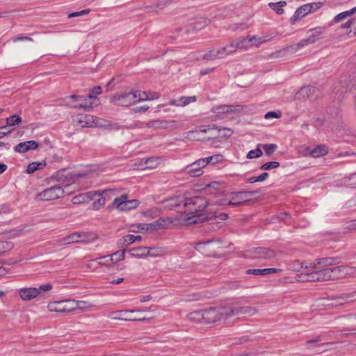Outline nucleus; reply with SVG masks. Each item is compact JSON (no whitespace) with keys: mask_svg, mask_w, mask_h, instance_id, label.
Masks as SVG:
<instances>
[{"mask_svg":"<svg viewBox=\"0 0 356 356\" xmlns=\"http://www.w3.org/2000/svg\"><path fill=\"white\" fill-rule=\"evenodd\" d=\"M182 202L183 212L188 216L186 219L188 224L204 222L211 218L209 214L216 213L213 205L209 204V201L204 197H184Z\"/></svg>","mask_w":356,"mask_h":356,"instance_id":"obj_1","label":"nucleus"},{"mask_svg":"<svg viewBox=\"0 0 356 356\" xmlns=\"http://www.w3.org/2000/svg\"><path fill=\"white\" fill-rule=\"evenodd\" d=\"M337 258L325 257L318 259L314 262H304V268L299 275L300 279L307 282H319L316 279V274L322 273L323 267L327 266H333L337 264Z\"/></svg>","mask_w":356,"mask_h":356,"instance_id":"obj_2","label":"nucleus"},{"mask_svg":"<svg viewBox=\"0 0 356 356\" xmlns=\"http://www.w3.org/2000/svg\"><path fill=\"white\" fill-rule=\"evenodd\" d=\"M356 273L355 267L347 265L332 267L327 266L323 267L321 273L314 275L318 281H328L335 279L343 278L347 276H352Z\"/></svg>","mask_w":356,"mask_h":356,"instance_id":"obj_3","label":"nucleus"},{"mask_svg":"<svg viewBox=\"0 0 356 356\" xmlns=\"http://www.w3.org/2000/svg\"><path fill=\"white\" fill-rule=\"evenodd\" d=\"M230 311L229 307L203 309L204 321L207 323L225 322L229 318Z\"/></svg>","mask_w":356,"mask_h":356,"instance_id":"obj_4","label":"nucleus"},{"mask_svg":"<svg viewBox=\"0 0 356 356\" xmlns=\"http://www.w3.org/2000/svg\"><path fill=\"white\" fill-rule=\"evenodd\" d=\"M52 288L50 283L42 284L39 287H24L18 289V294L22 300L29 301L42 296L44 292L49 291Z\"/></svg>","mask_w":356,"mask_h":356,"instance_id":"obj_5","label":"nucleus"},{"mask_svg":"<svg viewBox=\"0 0 356 356\" xmlns=\"http://www.w3.org/2000/svg\"><path fill=\"white\" fill-rule=\"evenodd\" d=\"M64 195L62 186L57 184L44 189L36 196V200L39 201H50L58 199Z\"/></svg>","mask_w":356,"mask_h":356,"instance_id":"obj_6","label":"nucleus"},{"mask_svg":"<svg viewBox=\"0 0 356 356\" xmlns=\"http://www.w3.org/2000/svg\"><path fill=\"white\" fill-rule=\"evenodd\" d=\"M220 247V243L213 240L200 241L195 245L196 250L207 257L214 255Z\"/></svg>","mask_w":356,"mask_h":356,"instance_id":"obj_7","label":"nucleus"},{"mask_svg":"<svg viewBox=\"0 0 356 356\" xmlns=\"http://www.w3.org/2000/svg\"><path fill=\"white\" fill-rule=\"evenodd\" d=\"M238 46H216L212 50L206 54L204 58L207 59H216L223 58L237 50Z\"/></svg>","mask_w":356,"mask_h":356,"instance_id":"obj_8","label":"nucleus"},{"mask_svg":"<svg viewBox=\"0 0 356 356\" xmlns=\"http://www.w3.org/2000/svg\"><path fill=\"white\" fill-rule=\"evenodd\" d=\"M143 126L154 129L179 128L181 124L177 120H154L149 122H143Z\"/></svg>","mask_w":356,"mask_h":356,"instance_id":"obj_9","label":"nucleus"},{"mask_svg":"<svg viewBox=\"0 0 356 356\" xmlns=\"http://www.w3.org/2000/svg\"><path fill=\"white\" fill-rule=\"evenodd\" d=\"M111 102L116 106H128L136 104V95L134 92L116 94L111 97Z\"/></svg>","mask_w":356,"mask_h":356,"instance_id":"obj_10","label":"nucleus"},{"mask_svg":"<svg viewBox=\"0 0 356 356\" xmlns=\"http://www.w3.org/2000/svg\"><path fill=\"white\" fill-rule=\"evenodd\" d=\"M73 306V300H66L49 302L47 305V308L50 312L66 313L74 311Z\"/></svg>","mask_w":356,"mask_h":356,"instance_id":"obj_11","label":"nucleus"},{"mask_svg":"<svg viewBox=\"0 0 356 356\" xmlns=\"http://www.w3.org/2000/svg\"><path fill=\"white\" fill-rule=\"evenodd\" d=\"M127 195H122L120 197L115 198L113 204L120 211H128L138 207L139 204L138 200H127Z\"/></svg>","mask_w":356,"mask_h":356,"instance_id":"obj_12","label":"nucleus"},{"mask_svg":"<svg viewBox=\"0 0 356 356\" xmlns=\"http://www.w3.org/2000/svg\"><path fill=\"white\" fill-rule=\"evenodd\" d=\"M88 241L89 238L87 234L74 232L57 241L56 245H63L74 243H87Z\"/></svg>","mask_w":356,"mask_h":356,"instance_id":"obj_13","label":"nucleus"},{"mask_svg":"<svg viewBox=\"0 0 356 356\" xmlns=\"http://www.w3.org/2000/svg\"><path fill=\"white\" fill-rule=\"evenodd\" d=\"M183 200L184 197H171L162 201L163 208L168 210L178 209L183 212Z\"/></svg>","mask_w":356,"mask_h":356,"instance_id":"obj_14","label":"nucleus"},{"mask_svg":"<svg viewBox=\"0 0 356 356\" xmlns=\"http://www.w3.org/2000/svg\"><path fill=\"white\" fill-rule=\"evenodd\" d=\"M256 193V191L232 193L227 202V205L240 206L247 201V194L254 195Z\"/></svg>","mask_w":356,"mask_h":356,"instance_id":"obj_15","label":"nucleus"},{"mask_svg":"<svg viewBox=\"0 0 356 356\" xmlns=\"http://www.w3.org/2000/svg\"><path fill=\"white\" fill-rule=\"evenodd\" d=\"M230 312L229 313V318L233 316H252L255 315L258 310L254 307H250V306H243V307H229Z\"/></svg>","mask_w":356,"mask_h":356,"instance_id":"obj_16","label":"nucleus"},{"mask_svg":"<svg viewBox=\"0 0 356 356\" xmlns=\"http://www.w3.org/2000/svg\"><path fill=\"white\" fill-rule=\"evenodd\" d=\"M175 220L176 219L170 217L161 218L148 224L149 231H156L169 228L170 225L175 222Z\"/></svg>","mask_w":356,"mask_h":356,"instance_id":"obj_17","label":"nucleus"},{"mask_svg":"<svg viewBox=\"0 0 356 356\" xmlns=\"http://www.w3.org/2000/svg\"><path fill=\"white\" fill-rule=\"evenodd\" d=\"M271 40V38L268 35L261 36V37H256V36H241L239 38H237L234 41V43L232 44H243L245 42H250L255 41L257 42V44H261L263 43L268 42Z\"/></svg>","mask_w":356,"mask_h":356,"instance_id":"obj_18","label":"nucleus"},{"mask_svg":"<svg viewBox=\"0 0 356 356\" xmlns=\"http://www.w3.org/2000/svg\"><path fill=\"white\" fill-rule=\"evenodd\" d=\"M138 311V310H119L111 312L108 316L115 320L138 321L139 320L138 318L131 315L132 313Z\"/></svg>","mask_w":356,"mask_h":356,"instance_id":"obj_19","label":"nucleus"},{"mask_svg":"<svg viewBox=\"0 0 356 356\" xmlns=\"http://www.w3.org/2000/svg\"><path fill=\"white\" fill-rule=\"evenodd\" d=\"M80 102V104L75 105L74 107L89 111L93 106L99 104V99L92 94H89L87 97L83 96V99Z\"/></svg>","mask_w":356,"mask_h":356,"instance_id":"obj_20","label":"nucleus"},{"mask_svg":"<svg viewBox=\"0 0 356 356\" xmlns=\"http://www.w3.org/2000/svg\"><path fill=\"white\" fill-rule=\"evenodd\" d=\"M356 301V291L344 293L332 299L331 305L333 307L343 305L346 302Z\"/></svg>","mask_w":356,"mask_h":356,"instance_id":"obj_21","label":"nucleus"},{"mask_svg":"<svg viewBox=\"0 0 356 356\" xmlns=\"http://www.w3.org/2000/svg\"><path fill=\"white\" fill-rule=\"evenodd\" d=\"M276 254L274 250L266 248H257L254 250V257L258 259H273Z\"/></svg>","mask_w":356,"mask_h":356,"instance_id":"obj_22","label":"nucleus"},{"mask_svg":"<svg viewBox=\"0 0 356 356\" xmlns=\"http://www.w3.org/2000/svg\"><path fill=\"white\" fill-rule=\"evenodd\" d=\"M209 22V19L203 17L195 18L191 19L186 26L191 30H201L207 26Z\"/></svg>","mask_w":356,"mask_h":356,"instance_id":"obj_23","label":"nucleus"},{"mask_svg":"<svg viewBox=\"0 0 356 356\" xmlns=\"http://www.w3.org/2000/svg\"><path fill=\"white\" fill-rule=\"evenodd\" d=\"M39 144L35 140H28L19 143L15 147V151L19 153H25L29 150L35 149Z\"/></svg>","mask_w":356,"mask_h":356,"instance_id":"obj_24","label":"nucleus"},{"mask_svg":"<svg viewBox=\"0 0 356 356\" xmlns=\"http://www.w3.org/2000/svg\"><path fill=\"white\" fill-rule=\"evenodd\" d=\"M213 127L208 126L207 128L204 127H201L199 129H195L193 131H190L187 133V138L193 140H200L201 139H204V138L201 137L202 134H205L208 131H213Z\"/></svg>","mask_w":356,"mask_h":356,"instance_id":"obj_25","label":"nucleus"},{"mask_svg":"<svg viewBox=\"0 0 356 356\" xmlns=\"http://www.w3.org/2000/svg\"><path fill=\"white\" fill-rule=\"evenodd\" d=\"M323 29L318 27L313 29H310L307 32V37L305 42L307 44H312L318 41L322 38Z\"/></svg>","mask_w":356,"mask_h":356,"instance_id":"obj_26","label":"nucleus"},{"mask_svg":"<svg viewBox=\"0 0 356 356\" xmlns=\"http://www.w3.org/2000/svg\"><path fill=\"white\" fill-rule=\"evenodd\" d=\"M94 120V117L90 115H79L76 118V122L82 127H91L96 125Z\"/></svg>","mask_w":356,"mask_h":356,"instance_id":"obj_27","label":"nucleus"},{"mask_svg":"<svg viewBox=\"0 0 356 356\" xmlns=\"http://www.w3.org/2000/svg\"><path fill=\"white\" fill-rule=\"evenodd\" d=\"M96 194H97V193L96 191H95V192L90 191L88 193L79 194L78 195L74 196L72 199V202L74 204H80L88 202L89 201H90L91 200H92L94 198V197H95V195H96Z\"/></svg>","mask_w":356,"mask_h":356,"instance_id":"obj_28","label":"nucleus"},{"mask_svg":"<svg viewBox=\"0 0 356 356\" xmlns=\"http://www.w3.org/2000/svg\"><path fill=\"white\" fill-rule=\"evenodd\" d=\"M216 213H212L209 214V216L211 217L210 219H209L208 221H211L209 224H205L204 226H211V227L209 228L210 230L216 231L220 227L219 222L216 220V218L220 220H227L229 218L228 214L227 213H220L219 216H216Z\"/></svg>","mask_w":356,"mask_h":356,"instance_id":"obj_29","label":"nucleus"},{"mask_svg":"<svg viewBox=\"0 0 356 356\" xmlns=\"http://www.w3.org/2000/svg\"><path fill=\"white\" fill-rule=\"evenodd\" d=\"M72 178V174L67 169H62L56 172L52 177V179L56 180L60 186L70 181Z\"/></svg>","mask_w":356,"mask_h":356,"instance_id":"obj_30","label":"nucleus"},{"mask_svg":"<svg viewBox=\"0 0 356 356\" xmlns=\"http://www.w3.org/2000/svg\"><path fill=\"white\" fill-rule=\"evenodd\" d=\"M282 271V268H269L264 269H248L246 270V273L254 275H266L270 273H281Z\"/></svg>","mask_w":356,"mask_h":356,"instance_id":"obj_31","label":"nucleus"},{"mask_svg":"<svg viewBox=\"0 0 356 356\" xmlns=\"http://www.w3.org/2000/svg\"><path fill=\"white\" fill-rule=\"evenodd\" d=\"M309 8L307 4H305L296 10L293 15L291 17L290 20L292 24H295L296 22L298 21L301 18L306 16L308 13H309Z\"/></svg>","mask_w":356,"mask_h":356,"instance_id":"obj_32","label":"nucleus"},{"mask_svg":"<svg viewBox=\"0 0 356 356\" xmlns=\"http://www.w3.org/2000/svg\"><path fill=\"white\" fill-rule=\"evenodd\" d=\"M197 160L191 165H188L185 170L188 175L191 177H198L202 174V168H204L202 165H197Z\"/></svg>","mask_w":356,"mask_h":356,"instance_id":"obj_33","label":"nucleus"},{"mask_svg":"<svg viewBox=\"0 0 356 356\" xmlns=\"http://www.w3.org/2000/svg\"><path fill=\"white\" fill-rule=\"evenodd\" d=\"M161 159L159 157H149L145 160L143 159L140 165L147 169H155L160 164Z\"/></svg>","mask_w":356,"mask_h":356,"instance_id":"obj_34","label":"nucleus"},{"mask_svg":"<svg viewBox=\"0 0 356 356\" xmlns=\"http://www.w3.org/2000/svg\"><path fill=\"white\" fill-rule=\"evenodd\" d=\"M74 311L79 309L83 312H88L92 310L95 307L91 302L88 301H76L74 300Z\"/></svg>","mask_w":356,"mask_h":356,"instance_id":"obj_35","label":"nucleus"},{"mask_svg":"<svg viewBox=\"0 0 356 356\" xmlns=\"http://www.w3.org/2000/svg\"><path fill=\"white\" fill-rule=\"evenodd\" d=\"M328 152V148L325 145H321L314 147L310 151L309 155L314 158H318L320 156L327 154Z\"/></svg>","mask_w":356,"mask_h":356,"instance_id":"obj_36","label":"nucleus"},{"mask_svg":"<svg viewBox=\"0 0 356 356\" xmlns=\"http://www.w3.org/2000/svg\"><path fill=\"white\" fill-rule=\"evenodd\" d=\"M129 254L134 257H145L148 254V247H138L131 248L129 251Z\"/></svg>","mask_w":356,"mask_h":356,"instance_id":"obj_37","label":"nucleus"},{"mask_svg":"<svg viewBox=\"0 0 356 356\" xmlns=\"http://www.w3.org/2000/svg\"><path fill=\"white\" fill-rule=\"evenodd\" d=\"M301 46H286L285 48L282 50L277 51L276 54L274 56L275 57H280L282 56H285L287 54L292 55L298 52Z\"/></svg>","mask_w":356,"mask_h":356,"instance_id":"obj_38","label":"nucleus"},{"mask_svg":"<svg viewBox=\"0 0 356 356\" xmlns=\"http://www.w3.org/2000/svg\"><path fill=\"white\" fill-rule=\"evenodd\" d=\"M166 249L162 247H151L148 248V254L149 257H162L166 254Z\"/></svg>","mask_w":356,"mask_h":356,"instance_id":"obj_39","label":"nucleus"},{"mask_svg":"<svg viewBox=\"0 0 356 356\" xmlns=\"http://www.w3.org/2000/svg\"><path fill=\"white\" fill-rule=\"evenodd\" d=\"M187 319L191 322L198 323L204 321L203 310L194 311L187 315Z\"/></svg>","mask_w":356,"mask_h":356,"instance_id":"obj_40","label":"nucleus"},{"mask_svg":"<svg viewBox=\"0 0 356 356\" xmlns=\"http://www.w3.org/2000/svg\"><path fill=\"white\" fill-rule=\"evenodd\" d=\"M286 5V2L284 1H280L276 3H269V7L275 11V13L278 15H282L284 13V9L282 8L284 6Z\"/></svg>","mask_w":356,"mask_h":356,"instance_id":"obj_41","label":"nucleus"},{"mask_svg":"<svg viewBox=\"0 0 356 356\" xmlns=\"http://www.w3.org/2000/svg\"><path fill=\"white\" fill-rule=\"evenodd\" d=\"M92 261H96L100 266H109L113 264L112 257H110L109 254L96 258L95 259H92Z\"/></svg>","mask_w":356,"mask_h":356,"instance_id":"obj_42","label":"nucleus"},{"mask_svg":"<svg viewBox=\"0 0 356 356\" xmlns=\"http://www.w3.org/2000/svg\"><path fill=\"white\" fill-rule=\"evenodd\" d=\"M45 165V162H33L28 165L26 172L29 174H31L37 170L42 169Z\"/></svg>","mask_w":356,"mask_h":356,"instance_id":"obj_43","label":"nucleus"},{"mask_svg":"<svg viewBox=\"0 0 356 356\" xmlns=\"http://www.w3.org/2000/svg\"><path fill=\"white\" fill-rule=\"evenodd\" d=\"M142 237L139 235L135 236L133 234H128L122 238L123 243L126 245H129L136 241H141Z\"/></svg>","mask_w":356,"mask_h":356,"instance_id":"obj_44","label":"nucleus"},{"mask_svg":"<svg viewBox=\"0 0 356 356\" xmlns=\"http://www.w3.org/2000/svg\"><path fill=\"white\" fill-rule=\"evenodd\" d=\"M179 99V106H186L191 103L195 102L197 101V98L195 96H190V97H181Z\"/></svg>","mask_w":356,"mask_h":356,"instance_id":"obj_45","label":"nucleus"},{"mask_svg":"<svg viewBox=\"0 0 356 356\" xmlns=\"http://www.w3.org/2000/svg\"><path fill=\"white\" fill-rule=\"evenodd\" d=\"M288 269L293 271L300 272L304 268V262L300 263L299 261H293L288 264Z\"/></svg>","mask_w":356,"mask_h":356,"instance_id":"obj_46","label":"nucleus"},{"mask_svg":"<svg viewBox=\"0 0 356 356\" xmlns=\"http://www.w3.org/2000/svg\"><path fill=\"white\" fill-rule=\"evenodd\" d=\"M236 106H227V105H223L220 106L216 109V112L218 113H229V112H234L236 111Z\"/></svg>","mask_w":356,"mask_h":356,"instance_id":"obj_47","label":"nucleus"},{"mask_svg":"<svg viewBox=\"0 0 356 356\" xmlns=\"http://www.w3.org/2000/svg\"><path fill=\"white\" fill-rule=\"evenodd\" d=\"M22 122V118L18 115H13L6 118V124L8 126H15Z\"/></svg>","mask_w":356,"mask_h":356,"instance_id":"obj_48","label":"nucleus"},{"mask_svg":"<svg viewBox=\"0 0 356 356\" xmlns=\"http://www.w3.org/2000/svg\"><path fill=\"white\" fill-rule=\"evenodd\" d=\"M124 250H119L116 251L115 252L109 254L110 257H112L113 259V263H117L120 261H122L124 259Z\"/></svg>","mask_w":356,"mask_h":356,"instance_id":"obj_49","label":"nucleus"},{"mask_svg":"<svg viewBox=\"0 0 356 356\" xmlns=\"http://www.w3.org/2000/svg\"><path fill=\"white\" fill-rule=\"evenodd\" d=\"M343 182L347 186L352 188L356 187V173L351 175L348 177L344 178Z\"/></svg>","mask_w":356,"mask_h":356,"instance_id":"obj_50","label":"nucleus"},{"mask_svg":"<svg viewBox=\"0 0 356 356\" xmlns=\"http://www.w3.org/2000/svg\"><path fill=\"white\" fill-rule=\"evenodd\" d=\"M280 166V163L277 161H270L263 164L260 169L262 170H270L272 169L277 168Z\"/></svg>","mask_w":356,"mask_h":356,"instance_id":"obj_51","label":"nucleus"},{"mask_svg":"<svg viewBox=\"0 0 356 356\" xmlns=\"http://www.w3.org/2000/svg\"><path fill=\"white\" fill-rule=\"evenodd\" d=\"M134 94L136 95V103L148 100L147 92H146L137 90L134 92Z\"/></svg>","mask_w":356,"mask_h":356,"instance_id":"obj_52","label":"nucleus"},{"mask_svg":"<svg viewBox=\"0 0 356 356\" xmlns=\"http://www.w3.org/2000/svg\"><path fill=\"white\" fill-rule=\"evenodd\" d=\"M262 154H263V152H262L261 149L259 147H257L254 149L250 150L248 153L247 158L250 159H254V158H259V157L261 156Z\"/></svg>","mask_w":356,"mask_h":356,"instance_id":"obj_53","label":"nucleus"},{"mask_svg":"<svg viewBox=\"0 0 356 356\" xmlns=\"http://www.w3.org/2000/svg\"><path fill=\"white\" fill-rule=\"evenodd\" d=\"M227 202H228V200H227L218 199L215 201L209 202V204L213 205V209H214L216 210V213L217 211H218V207H220V206L227 205Z\"/></svg>","mask_w":356,"mask_h":356,"instance_id":"obj_54","label":"nucleus"},{"mask_svg":"<svg viewBox=\"0 0 356 356\" xmlns=\"http://www.w3.org/2000/svg\"><path fill=\"white\" fill-rule=\"evenodd\" d=\"M98 195V196H99V197L97 200V201H95L94 203H93V208L95 209H99L100 207H102V206H104L105 204V197L104 196H101V193L97 192Z\"/></svg>","mask_w":356,"mask_h":356,"instance_id":"obj_55","label":"nucleus"},{"mask_svg":"<svg viewBox=\"0 0 356 356\" xmlns=\"http://www.w3.org/2000/svg\"><path fill=\"white\" fill-rule=\"evenodd\" d=\"M263 149L266 154L268 156L271 155L275 151L277 146L275 144H265L263 145Z\"/></svg>","mask_w":356,"mask_h":356,"instance_id":"obj_56","label":"nucleus"},{"mask_svg":"<svg viewBox=\"0 0 356 356\" xmlns=\"http://www.w3.org/2000/svg\"><path fill=\"white\" fill-rule=\"evenodd\" d=\"M14 247L12 242L10 241H1L0 242V249L3 252L10 251Z\"/></svg>","mask_w":356,"mask_h":356,"instance_id":"obj_57","label":"nucleus"},{"mask_svg":"<svg viewBox=\"0 0 356 356\" xmlns=\"http://www.w3.org/2000/svg\"><path fill=\"white\" fill-rule=\"evenodd\" d=\"M62 187L64 191V194L71 195L73 193L74 190H75L76 186L72 184H66Z\"/></svg>","mask_w":356,"mask_h":356,"instance_id":"obj_58","label":"nucleus"},{"mask_svg":"<svg viewBox=\"0 0 356 356\" xmlns=\"http://www.w3.org/2000/svg\"><path fill=\"white\" fill-rule=\"evenodd\" d=\"M314 91H315V88L312 87V86H306V87H302L300 89V93L303 95L304 96L307 95V97H309L310 94L314 92Z\"/></svg>","mask_w":356,"mask_h":356,"instance_id":"obj_59","label":"nucleus"},{"mask_svg":"<svg viewBox=\"0 0 356 356\" xmlns=\"http://www.w3.org/2000/svg\"><path fill=\"white\" fill-rule=\"evenodd\" d=\"M11 42H33V40L30 37L27 36H19L13 38L11 41Z\"/></svg>","mask_w":356,"mask_h":356,"instance_id":"obj_60","label":"nucleus"},{"mask_svg":"<svg viewBox=\"0 0 356 356\" xmlns=\"http://www.w3.org/2000/svg\"><path fill=\"white\" fill-rule=\"evenodd\" d=\"M281 117V112L270 111L266 113L264 118L268 120L270 118H280Z\"/></svg>","mask_w":356,"mask_h":356,"instance_id":"obj_61","label":"nucleus"},{"mask_svg":"<svg viewBox=\"0 0 356 356\" xmlns=\"http://www.w3.org/2000/svg\"><path fill=\"white\" fill-rule=\"evenodd\" d=\"M90 13V9H85L79 12H74L68 15L69 18L74 17H79L84 15H87Z\"/></svg>","mask_w":356,"mask_h":356,"instance_id":"obj_62","label":"nucleus"},{"mask_svg":"<svg viewBox=\"0 0 356 356\" xmlns=\"http://www.w3.org/2000/svg\"><path fill=\"white\" fill-rule=\"evenodd\" d=\"M209 160L211 161V163L216 164L222 160V156L220 154H215L209 156Z\"/></svg>","mask_w":356,"mask_h":356,"instance_id":"obj_63","label":"nucleus"},{"mask_svg":"<svg viewBox=\"0 0 356 356\" xmlns=\"http://www.w3.org/2000/svg\"><path fill=\"white\" fill-rule=\"evenodd\" d=\"M346 17V15H345V13L344 12H342V13H339L338 15H337L334 19H333V23H339L341 21L345 19Z\"/></svg>","mask_w":356,"mask_h":356,"instance_id":"obj_64","label":"nucleus"}]
</instances>
